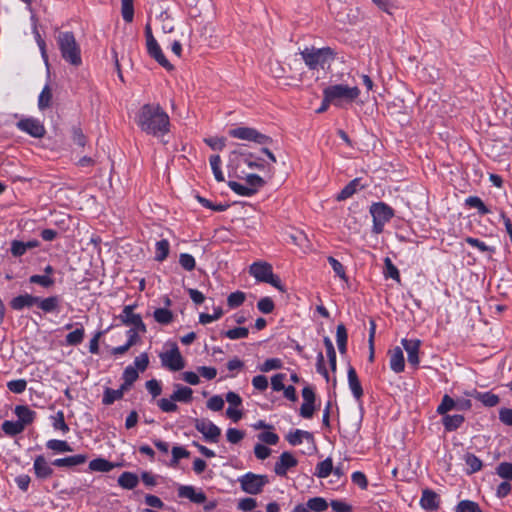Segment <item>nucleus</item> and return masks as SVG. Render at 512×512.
<instances>
[{
	"instance_id": "obj_19",
	"label": "nucleus",
	"mask_w": 512,
	"mask_h": 512,
	"mask_svg": "<svg viewBox=\"0 0 512 512\" xmlns=\"http://www.w3.org/2000/svg\"><path fill=\"white\" fill-rule=\"evenodd\" d=\"M38 297L31 294H23L13 298L10 302L11 308L14 310H22L37 305Z\"/></svg>"
},
{
	"instance_id": "obj_38",
	"label": "nucleus",
	"mask_w": 512,
	"mask_h": 512,
	"mask_svg": "<svg viewBox=\"0 0 512 512\" xmlns=\"http://www.w3.org/2000/svg\"><path fill=\"white\" fill-rule=\"evenodd\" d=\"M2 429L9 436H16L24 431V427L18 421H4Z\"/></svg>"
},
{
	"instance_id": "obj_63",
	"label": "nucleus",
	"mask_w": 512,
	"mask_h": 512,
	"mask_svg": "<svg viewBox=\"0 0 512 512\" xmlns=\"http://www.w3.org/2000/svg\"><path fill=\"white\" fill-rule=\"evenodd\" d=\"M179 263L187 271H192L195 268V259L188 253L180 254Z\"/></svg>"
},
{
	"instance_id": "obj_35",
	"label": "nucleus",
	"mask_w": 512,
	"mask_h": 512,
	"mask_svg": "<svg viewBox=\"0 0 512 512\" xmlns=\"http://www.w3.org/2000/svg\"><path fill=\"white\" fill-rule=\"evenodd\" d=\"M453 409H456V401L449 395L445 394L442 397L441 403L438 405L436 411L440 415H447V413Z\"/></svg>"
},
{
	"instance_id": "obj_41",
	"label": "nucleus",
	"mask_w": 512,
	"mask_h": 512,
	"mask_svg": "<svg viewBox=\"0 0 512 512\" xmlns=\"http://www.w3.org/2000/svg\"><path fill=\"white\" fill-rule=\"evenodd\" d=\"M358 186H359V179L352 180L337 195V200L342 201V200H345V199L351 197L357 191Z\"/></svg>"
},
{
	"instance_id": "obj_45",
	"label": "nucleus",
	"mask_w": 512,
	"mask_h": 512,
	"mask_svg": "<svg viewBox=\"0 0 512 512\" xmlns=\"http://www.w3.org/2000/svg\"><path fill=\"white\" fill-rule=\"evenodd\" d=\"M47 448L56 452H72V447L64 440L52 439L46 444Z\"/></svg>"
},
{
	"instance_id": "obj_60",
	"label": "nucleus",
	"mask_w": 512,
	"mask_h": 512,
	"mask_svg": "<svg viewBox=\"0 0 512 512\" xmlns=\"http://www.w3.org/2000/svg\"><path fill=\"white\" fill-rule=\"evenodd\" d=\"M8 389L16 394L23 393L27 387V382L24 379L11 380L7 383Z\"/></svg>"
},
{
	"instance_id": "obj_33",
	"label": "nucleus",
	"mask_w": 512,
	"mask_h": 512,
	"mask_svg": "<svg viewBox=\"0 0 512 512\" xmlns=\"http://www.w3.org/2000/svg\"><path fill=\"white\" fill-rule=\"evenodd\" d=\"M474 398L480 401L484 406L494 407L496 406L500 399L498 395L493 394L491 392H480V394H473Z\"/></svg>"
},
{
	"instance_id": "obj_13",
	"label": "nucleus",
	"mask_w": 512,
	"mask_h": 512,
	"mask_svg": "<svg viewBox=\"0 0 512 512\" xmlns=\"http://www.w3.org/2000/svg\"><path fill=\"white\" fill-rule=\"evenodd\" d=\"M303 403L300 407V415L304 418H311L314 413L315 393L311 387H304L302 390Z\"/></svg>"
},
{
	"instance_id": "obj_62",
	"label": "nucleus",
	"mask_w": 512,
	"mask_h": 512,
	"mask_svg": "<svg viewBox=\"0 0 512 512\" xmlns=\"http://www.w3.org/2000/svg\"><path fill=\"white\" fill-rule=\"evenodd\" d=\"M53 427L55 429L61 430L63 433L69 431V427L65 423L64 413L62 411H58L56 415L53 417Z\"/></svg>"
},
{
	"instance_id": "obj_59",
	"label": "nucleus",
	"mask_w": 512,
	"mask_h": 512,
	"mask_svg": "<svg viewBox=\"0 0 512 512\" xmlns=\"http://www.w3.org/2000/svg\"><path fill=\"white\" fill-rule=\"evenodd\" d=\"M496 472L501 478L512 480V463H509V462L500 463L497 466Z\"/></svg>"
},
{
	"instance_id": "obj_24",
	"label": "nucleus",
	"mask_w": 512,
	"mask_h": 512,
	"mask_svg": "<svg viewBox=\"0 0 512 512\" xmlns=\"http://www.w3.org/2000/svg\"><path fill=\"white\" fill-rule=\"evenodd\" d=\"M38 246H39V242L37 240H31V241H27V242L15 240L11 243V253L13 254V256L19 257V256H22L23 254H25V252L28 249H33Z\"/></svg>"
},
{
	"instance_id": "obj_1",
	"label": "nucleus",
	"mask_w": 512,
	"mask_h": 512,
	"mask_svg": "<svg viewBox=\"0 0 512 512\" xmlns=\"http://www.w3.org/2000/svg\"><path fill=\"white\" fill-rule=\"evenodd\" d=\"M135 122L148 135L161 137L169 132V116L159 104L143 105L135 116Z\"/></svg>"
},
{
	"instance_id": "obj_17",
	"label": "nucleus",
	"mask_w": 512,
	"mask_h": 512,
	"mask_svg": "<svg viewBox=\"0 0 512 512\" xmlns=\"http://www.w3.org/2000/svg\"><path fill=\"white\" fill-rule=\"evenodd\" d=\"M178 496L181 498H187L191 502L197 504H201L206 501V496L202 491L196 490L193 486L189 485H181L178 488Z\"/></svg>"
},
{
	"instance_id": "obj_47",
	"label": "nucleus",
	"mask_w": 512,
	"mask_h": 512,
	"mask_svg": "<svg viewBox=\"0 0 512 512\" xmlns=\"http://www.w3.org/2000/svg\"><path fill=\"white\" fill-rule=\"evenodd\" d=\"M154 319L160 324H169L173 320V314L165 308H158L154 311Z\"/></svg>"
},
{
	"instance_id": "obj_30",
	"label": "nucleus",
	"mask_w": 512,
	"mask_h": 512,
	"mask_svg": "<svg viewBox=\"0 0 512 512\" xmlns=\"http://www.w3.org/2000/svg\"><path fill=\"white\" fill-rule=\"evenodd\" d=\"M117 465L109 462L104 458H97L89 463V469L97 472H109L114 469Z\"/></svg>"
},
{
	"instance_id": "obj_44",
	"label": "nucleus",
	"mask_w": 512,
	"mask_h": 512,
	"mask_svg": "<svg viewBox=\"0 0 512 512\" xmlns=\"http://www.w3.org/2000/svg\"><path fill=\"white\" fill-rule=\"evenodd\" d=\"M455 512H482V510L476 502L471 500H462L457 504Z\"/></svg>"
},
{
	"instance_id": "obj_56",
	"label": "nucleus",
	"mask_w": 512,
	"mask_h": 512,
	"mask_svg": "<svg viewBox=\"0 0 512 512\" xmlns=\"http://www.w3.org/2000/svg\"><path fill=\"white\" fill-rule=\"evenodd\" d=\"M245 180H246L248 187L255 189V194L261 187H263L265 185V181L263 180V178H261L257 174H248L245 177Z\"/></svg>"
},
{
	"instance_id": "obj_39",
	"label": "nucleus",
	"mask_w": 512,
	"mask_h": 512,
	"mask_svg": "<svg viewBox=\"0 0 512 512\" xmlns=\"http://www.w3.org/2000/svg\"><path fill=\"white\" fill-rule=\"evenodd\" d=\"M125 389L126 388H123V386H121V388L117 390L107 388L104 392L103 403L105 405H111L116 400L121 399L123 397V392Z\"/></svg>"
},
{
	"instance_id": "obj_27",
	"label": "nucleus",
	"mask_w": 512,
	"mask_h": 512,
	"mask_svg": "<svg viewBox=\"0 0 512 512\" xmlns=\"http://www.w3.org/2000/svg\"><path fill=\"white\" fill-rule=\"evenodd\" d=\"M193 391L191 388L182 386L180 384L175 385V391L171 395L172 400L179 402H190L192 400Z\"/></svg>"
},
{
	"instance_id": "obj_16",
	"label": "nucleus",
	"mask_w": 512,
	"mask_h": 512,
	"mask_svg": "<svg viewBox=\"0 0 512 512\" xmlns=\"http://www.w3.org/2000/svg\"><path fill=\"white\" fill-rule=\"evenodd\" d=\"M401 344L403 345L405 351L408 355V362L413 366H418L419 364V349L421 345V341L418 339H402Z\"/></svg>"
},
{
	"instance_id": "obj_9",
	"label": "nucleus",
	"mask_w": 512,
	"mask_h": 512,
	"mask_svg": "<svg viewBox=\"0 0 512 512\" xmlns=\"http://www.w3.org/2000/svg\"><path fill=\"white\" fill-rule=\"evenodd\" d=\"M195 428L204 439L210 443H217L221 436V429L208 419H196Z\"/></svg>"
},
{
	"instance_id": "obj_40",
	"label": "nucleus",
	"mask_w": 512,
	"mask_h": 512,
	"mask_svg": "<svg viewBox=\"0 0 512 512\" xmlns=\"http://www.w3.org/2000/svg\"><path fill=\"white\" fill-rule=\"evenodd\" d=\"M51 101H52V90L48 85H46L38 97L39 109L44 110L46 108H49L51 105Z\"/></svg>"
},
{
	"instance_id": "obj_55",
	"label": "nucleus",
	"mask_w": 512,
	"mask_h": 512,
	"mask_svg": "<svg viewBox=\"0 0 512 512\" xmlns=\"http://www.w3.org/2000/svg\"><path fill=\"white\" fill-rule=\"evenodd\" d=\"M122 17L126 22H131L134 17L133 0H121Z\"/></svg>"
},
{
	"instance_id": "obj_10",
	"label": "nucleus",
	"mask_w": 512,
	"mask_h": 512,
	"mask_svg": "<svg viewBox=\"0 0 512 512\" xmlns=\"http://www.w3.org/2000/svg\"><path fill=\"white\" fill-rule=\"evenodd\" d=\"M134 306L128 305L125 306L122 314L120 315V319L123 324L127 326H132V328L139 329L141 333L146 332V326L142 321V318L139 314L133 312Z\"/></svg>"
},
{
	"instance_id": "obj_54",
	"label": "nucleus",
	"mask_w": 512,
	"mask_h": 512,
	"mask_svg": "<svg viewBox=\"0 0 512 512\" xmlns=\"http://www.w3.org/2000/svg\"><path fill=\"white\" fill-rule=\"evenodd\" d=\"M249 334V330L246 327H237L224 332L225 337L236 340L246 338Z\"/></svg>"
},
{
	"instance_id": "obj_28",
	"label": "nucleus",
	"mask_w": 512,
	"mask_h": 512,
	"mask_svg": "<svg viewBox=\"0 0 512 512\" xmlns=\"http://www.w3.org/2000/svg\"><path fill=\"white\" fill-rule=\"evenodd\" d=\"M464 420V416L460 414L445 415L442 419V423L446 431H454L464 423Z\"/></svg>"
},
{
	"instance_id": "obj_4",
	"label": "nucleus",
	"mask_w": 512,
	"mask_h": 512,
	"mask_svg": "<svg viewBox=\"0 0 512 512\" xmlns=\"http://www.w3.org/2000/svg\"><path fill=\"white\" fill-rule=\"evenodd\" d=\"M301 56L310 69L324 68L333 60L330 48H306L301 52Z\"/></svg>"
},
{
	"instance_id": "obj_34",
	"label": "nucleus",
	"mask_w": 512,
	"mask_h": 512,
	"mask_svg": "<svg viewBox=\"0 0 512 512\" xmlns=\"http://www.w3.org/2000/svg\"><path fill=\"white\" fill-rule=\"evenodd\" d=\"M332 471H333L332 459L326 458L325 460H323L317 464L315 475L318 478H326L332 473Z\"/></svg>"
},
{
	"instance_id": "obj_18",
	"label": "nucleus",
	"mask_w": 512,
	"mask_h": 512,
	"mask_svg": "<svg viewBox=\"0 0 512 512\" xmlns=\"http://www.w3.org/2000/svg\"><path fill=\"white\" fill-rule=\"evenodd\" d=\"M390 368L395 373H400L405 368L403 351L400 347H395L389 351Z\"/></svg>"
},
{
	"instance_id": "obj_15",
	"label": "nucleus",
	"mask_w": 512,
	"mask_h": 512,
	"mask_svg": "<svg viewBox=\"0 0 512 512\" xmlns=\"http://www.w3.org/2000/svg\"><path fill=\"white\" fill-rule=\"evenodd\" d=\"M250 274L258 281L265 282L272 276V266L263 261L254 262L249 268Z\"/></svg>"
},
{
	"instance_id": "obj_7",
	"label": "nucleus",
	"mask_w": 512,
	"mask_h": 512,
	"mask_svg": "<svg viewBox=\"0 0 512 512\" xmlns=\"http://www.w3.org/2000/svg\"><path fill=\"white\" fill-rule=\"evenodd\" d=\"M229 135L233 138L251 141L257 144H266L271 141L268 136L251 127H236L230 129Z\"/></svg>"
},
{
	"instance_id": "obj_58",
	"label": "nucleus",
	"mask_w": 512,
	"mask_h": 512,
	"mask_svg": "<svg viewBox=\"0 0 512 512\" xmlns=\"http://www.w3.org/2000/svg\"><path fill=\"white\" fill-rule=\"evenodd\" d=\"M245 293L241 291L231 293L227 298V304L231 308L240 306L245 301Z\"/></svg>"
},
{
	"instance_id": "obj_23",
	"label": "nucleus",
	"mask_w": 512,
	"mask_h": 512,
	"mask_svg": "<svg viewBox=\"0 0 512 512\" xmlns=\"http://www.w3.org/2000/svg\"><path fill=\"white\" fill-rule=\"evenodd\" d=\"M420 505L426 510H436L439 507V496L432 490H424L420 499Z\"/></svg>"
},
{
	"instance_id": "obj_37",
	"label": "nucleus",
	"mask_w": 512,
	"mask_h": 512,
	"mask_svg": "<svg viewBox=\"0 0 512 512\" xmlns=\"http://www.w3.org/2000/svg\"><path fill=\"white\" fill-rule=\"evenodd\" d=\"M347 338L348 336L345 326L343 324H339L336 330V341L341 354L346 352Z\"/></svg>"
},
{
	"instance_id": "obj_32",
	"label": "nucleus",
	"mask_w": 512,
	"mask_h": 512,
	"mask_svg": "<svg viewBox=\"0 0 512 512\" xmlns=\"http://www.w3.org/2000/svg\"><path fill=\"white\" fill-rule=\"evenodd\" d=\"M170 250V244L166 239L156 242L155 245V260L158 262L164 261Z\"/></svg>"
},
{
	"instance_id": "obj_6",
	"label": "nucleus",
	"mask_w": 512,
	"mask_h": 512,
	"mask_svg": "<svg viewBox=\"0 0 512 512\" xmlns=\"http://www.w3.org/2000/svg\"><path fill=\"white\" fill-rule=\"evenodd\" d=\"M373 217V232L380 234L387 222L394 216L393 209L385 203H374L370 208Z\"/></svg>"
},
{
	"instance_id": "obj_50",
	"label": "nucleus",
	"mask_w": 512,
	"mask_h": 512,
	"mask_svg": "<svg viewBox=\"0 0 512 512\" xmlns=\"http://www.w3.org/2000/svg\"><path fill=\"white\" fill-rule=\"evenodd\" d=\"M465 462L469 468V473H475L482 468V461L474 454H471V453L466 454Z\"/></svg>"
},
{
	"instance_id": "obj_29",
	"label": "nucleus",
	"mask_w": 512,
	"mask_h": 512,
	"mask_svg": "<svg viewBox=\"0 0 512 512\" xmlns=\"http://www.w3.org/2000/svg\"><path fill=\"white\" fill-rule=\"evenodd\" d=\"M138 482V476L132 472H123L118 478V484L124 489H133Z\"/></svg>"
},
{
	"instance_id": "obj_21",
	"label": "nucleus",
	"mask_w": 512,
	"mask_h": 512,
	"mask_svg": "<svg viewBox=\"0 0 512 512\" xmlns=\"http://www.w3.org/2000/svg\"><path fill=\"white\" fill-rule=\"evenodd\" d=\"M347 377H348V385H349V388H350L353 396L357 400H359L363 395V389H362L361 383L359 381V378L357 376L356 370L352 366L348 367Z\"/></svg>"
},
{
	"instance_id": "obj_8",
	"label": "nucleus",
	"mask_w": 512,
	"mask_h": 512,
	"mask_svg": "<svg viewBox=\"0 0 512 512\" xmlns=\"http://www.w3.org/2000/svg\"><path fill=\"white\" fill-rule=\"evenodd\" d=\"M159 357L162 366L171 371H179L185 367V361L175 344L170 350L160 353Z\"/></svg>"
},
{
	"instance_id": "obj_14",
	"label": "nucleus",
	"mask_w": 512,
	"mask_h": 512,
	"mask_svg": "<svg viewBox=\"0 0 512 512\" xmlns=\"http://www.w3.org/2000/svg\"><path fill=\"white\" fill-rule=\"evenodd\" d=\"M148 54L154 58L162 67L167 70H172L173 65L167 60L157 40L146 43Z\"/></svg>"
},
{
	"instance_id": "obj_20",
	"label": "nucleus",
	"mask_w": 512,
	"mask_h": 512,
	"mask_svg": "<svg viewBox=\"0 0 512 512\" xmlns=\"http://www.w3.org/2000/svg\"><path fill=\"white\" fill-rule=\"evenodd\" d=\"M15 415L18 417V422L25 428L27 425L31 424L35 417L36 412L31 410L28 406L18 405L15 407Z\"/></svg>"
},
{
	"instance_id": "obj_36",
	"label": "nucleus",
	"mask_w": 512,
	"mask_h": 512,
	"mask_svg": "<svg viewBox=\"0 0 512 512\" xmlns=\"http://www.w3.org/2000/svg\"><path fill=\"white\" fill-rule=\"evenodd\" d=\"M228 186L233 192H235L236 194H238L240 196L250 197L255 194L254 188H250V187H248V185H243L236 181H229Z\"/></svg>"
},
{
	"instance_id": "obj_52",
	"label": "nucleus",
	"mask_w": 512,
	"mask_h": 512,
	"mask_svg": "<svg viewBox=\"0 0 512 512\" xmlns=\"http://www.w3.org/2000/svg\"><path fill=\"white\" fill-rule=\"evenodd\" d=\"M223 315V310L221 307L214 308L213 314L201 313L199 316V322L203 325L209 324L213 321L218 320Z\"/></svg>"
},
{
	"instance_id": "obj_46",
	"label": "nucleus",
	"mask_w": 512,
	"mask_h": 512,
	"mask_svg": "<svg viewBox=\"0 0 512 512\" xmlns=\"http://www.w3.org/2000/svg\"><path fill=\"white\" fill-rule=\"evenodd\" d=\"M138 372L135 367L133 366H127L123 373V388L130 387L137 379H138Z\"/></svg>"
},
{
	"instance_id": "obj_5",
	"label": "nucleus",
	"mask_w": 512,
	"mask_h": 512,
	"mask_svg": "<svg viewBox=\"0 0 512 512\" xmlns=\"http://www.w3.org/2000/svg\"><path fill=\"white\" fill-rule=\"evenodd\" d=\"M241 489L252 495H257L263 491L266 484L269 483V479L266 475L254 474L248 472L238 479Z\"/></svg>"
},
{
	"instance_id": "obj_22",
	"label": "nucleus",
	"mask_w": 512,
	"mask_h": 512,
	"mask_svg": "<svg viewBox=\"0 0 512 512\" xmlns=\"http://www.w3.org/2000/svg\"><path fill=\"white\" fill-rule=\"evenodd\" d=\"M34 471L38 478L46 479L53 473V469L43 456H37L34 460Z\"/></svg>"
},
{
	"instance_id": "obj_57",
	"label": "nucleus",
	"mask_w": 512,
	"mask_h": 512,
	"mask_svg": "<svg viewBox=\"0 0 512 512\" xmlns=\"http://www.w3.org/2000/svg\"><path fill=\"white\" fill-rule=\"evenodd\" d=\"M282 367V361L278 358H269L259 366L261 372H269L271 370L280 369Z\"/></svg>"
},
{
	"instance_id": "obj_3",
	"label": "nucleus",
	"mask_w": 512,
	"mask_h": 512,
	"mask_svg": "<svg viewBox=\"0 0 512 512\" xmlns=\"http://www.w3.org/2000/svg\"><path fill=\"white\" fill-rule=\"evenodd\" d=\"M62 57L71 65L79 66L82 63L79 45L71 32H61L57 37Z\"/></svg>"
},
{
	"instance_id": "obj_51",
	"label": "nucleus",
	"mask_w": 512,
	"mask_h": 512,
	"mask_svg": "<svg viewBox=\"0 0 512 512\" xmlns=\"http://www.w3.org/2000/svg\"><path fill=\"white\" fill-rule=\"evenodd\" d=\"M29 282L39 284L44 288H50L54 285V279L48 275H32L29 278Z\"/></svg>"
},
{
	"instance_id": "obj_2",
	"label": "nucleus",
	"mask_w": 512,
	"mask_h": 512,
	"mask_svg": "<svg viewBox=\"0 0 512 512\" xmlns=\"http://www.w3.org/2000/svg\"><path fill=\"white\" fill-rule=\"evenodd\" d=\"M323 94H326L327 101H332L333 105L342 107L344 104L356 100L360 95V89L357 86L350 87L344 84H336L326 87Z\"/></svg>"
},
{
	"instance_id": "obj_53",
	"label": "nucleus",
	"mask_w": 512,
	"mask_h": 512,
	"mask_svg": "<svg viewBox=\"0 0 512 512\" xmlns=\"http://www.w3.org/2000/svg\"><path fill=\"white\" fill-rule=\"evenodd\" d=\"M84 334H85L84 329L78 328L66 335V343L68 345H73V346L78 345L83 341Z\"/></svg>"
},
{
	"instance_id": "obj_26",
	"label": "nucleus",
	"mask_w": 512,
	"mask_h": 512,
	"mask_svg": "<svg viewBox=\"0 0 512 512\" xmlns=\"http://www.w3.org/2000/svg\"><path fill=\"white\" fill-rule=\"evenodd\" d=\"M59 302L58 296H50L43 299L38 297L37 306L45 313H52L58 311Z\"/></svg>"
},
{
	"instance_id": "obj_31",
	"label": "nucleus",
	"mask_w": 512,
	"mask_h": 512,
	"mask_svg": "<svg viewBox=\"0 0 512 512\" xmlns=\"http://www.w3.org/2000/svg\"><path fill=\"white\" fill-rule=\"evenodd\" d=\"M286 439L291 445L296 446V445H300L304 439L311 440L312 434L307 431L297 429L293 432H290L286 436Z\"/></svg>"
},
{
	"instance_id": "obj_64",
	"label": "nucleus",
	"mask_w": 512,
	"mask_h": 512,
	"mask_svg": "<svg viewBox=\"0 0 512 512\" xmlns=\"http://www.w3.org/2000/svg\"><path fill=\"white\" fill-rule=\"evenodd\" d=\"M257 308L265 314L271 313L274 310V302L269 297L261 298L257 303Z\"/></svg>"
},
{
	"instance_id": "obj_42",
	"label": "nucleus",
	"mask_w": 512,
	"mask_h": 512,
	"mask_svg": "<svg viewBox=\"0 0 512 512\" xmlns=\"http://www.w3.org/2000/svg\"><path fill=\"white\" fill-rule=\"evenodd\" d=\"M210 166L213 171L214 177L218 182H223L225 180L224 175L221 171V158L219 155H212L209 159Z\"/></svg>"
},
{
	"instance_id": "obj_48",
	"label": "nucleus",
	"mask_w": 512,
	"mask_h": 512,
	"mask_svg": "<svg viewBox=\"0 0 512 512\" xmlns=\"http://www.w3.org/2000/svg\"><path fill=\"white\" fill-rule=\"evenodd\" d=\"M327 502L321 497L311 498L307 502V509L315 512H322L327 509Z\"/></svg>"
},
{
	"instance_id": "obj_43",
	"label": "nucleus",
	"mask_w": 512,
	"mask_h": 512,
	"mask_svg": "<svg viewBox=\"0 0 512 512\" xmlns=\"http://www.w3.org/2000/svg\"><path fill=\"white\" fill-rule=\"evenodd\" d=\"M384 275L386 278H392L396 280L397 282H400V273L397 267L392 263L391 259L389 257H386L384 259Z\"/></svg>"
},
{
	"instance_id": "obj_25",
	"label": "nucleus",
	"mask_w": 512,
	"mask_h": 512,
	"mask_svg": "<svg viewBox=\"0 0 512 512\" xmlns=\"http://www.w3.org/2000/svg\"><path fill=\"white\" fill-rule=\"evenodd\" d=\"M87 457L83 454L73 455L65 458H59L54 460L53 465L57 467H73L84 464Z\"/></svg>"
},
{
	"instance_id": "obj_49",
	"label": "nucleus",
	"mask_w": 512,
	"mask_h": 512,
	"mask_svg": "<svg viewBox=\"0 0 512 512\" xmlns=\"http://www.w3.org/2000/svg\"><path fill=\"white\" fill-rule=\"evenodd\" d=\"M466 204L471 208H476L482 215L489 213V209L484 202L477 196H470L466 199Z\"/></svg>"
},
{
	"instance_id": "obj_11",
	"label": "nucleus",
	"mask_w": 512,
	"mask_h": 512,
	"mask_svg": "<svg viewBox=\"0 0 512 512\" xmlns=\"http://www.w3.org/2000/svg\"><path fill=\"white\" fill-rule=\"evenodd\" d=\"M17 126L20 130L35 138L43 137L46 132L44 125L34 118L22 119L17 123Z\"/></svg>"
},
{
	"instance_id": "obj_61",
	"label": "nucleus",
	"mask_w": 512,
	"mask_h": 512,
	"mask_svg": "<svg viewBox=\"0 0 512 512\" xmlns=\"http://www.w3.org/2000/svg\"><path fill=\"white\" fill-rule=\"evenodd\" d=\"M328 262L331 265L334 273L343 280H347L344 266L334 257H328Z\"/></svg>"
},
{
	"instance_id": "obj_12",
	"label": "nucleus",
	"mask_w": 512,
	"mask_h": 512,
	"mask_svg": "<svg viewBox=\"0 0 512 512\" xmlns=\"http://www.w3.org/2000/svg\"><path fill=\"white\" fill-rule=\"evenodd\" d=\"M298 464L297 459L290 452H283L275 463L274 472L278 476H286L289 469Z\"/></svg>"
}]
</instances>
